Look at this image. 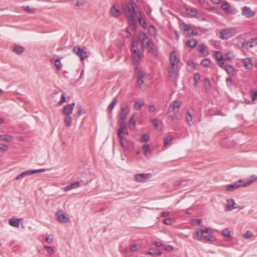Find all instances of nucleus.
I'll return each mask as SVG.
<instances>
[{"instance_id": "27", "label": "nucleus", "mask_w": 257, "mask_h": 257, "mask_svg": "<svg viewBox=\"0 0 257 257\" xmlns=\"http://www.w3.org/2000/svg\"><path fill=\"white\" fill-rule=\"evenodd\" d=\"M144 104L145 101L143 99H141L139 101H136L134 104V108L137 110H140Z\"/></svg>"}, {"instance_id": "33", "label": "nucleus", "mask_w": 257, "mask_h": 257, "mask_svg": "<svg viewBox=\"0 0 257 257\" xmlns=\"http://www.w3.org/2000/svg\"><path fill=\"white\" fill-rule=\"evenodd\" d=\"M118 102V101H117V97H115L114 98L113 101L111 102V103L108 105V107H107V110L109 111V112H111L112 110H113L114 107L115 106V105Z\"/></svg>"}, {"instance_id": "5", "label": "nucleus", "mask_w": 257, "mask_h": 257, "mask_svg": "<svg viewBox=\"0 0 257 257\" xmlns=\"http://www.w3.org/2000/svg\"><path fill=\"white\" fill-rule=\"evenodd\" d=\"M139 38L142 41V49H149L153 45V42L148 38L146 34L141 33L139 34Z\"/></svg>"}, {"instance_id": "6", "label": "nucleus", "mask_w": 257, "mask_h": 257, "mask_svg": "<svg viewBox=\"0 0 257 257\" xmlns=\"http://www.w3.org/2000/svg\"><path fill=\"white\" fill-rule=\"evenodd\" d=\"M131 51L132 57L136 61H138L144 56L143 50L142 48L138 50L135 45H133Z\"/></svg>"}, {"instance_id": "11", "label": "nucleus", "mask_w": 257, "mask_h": 257, "mask_svg": "<svg viewBox=\"0 0 257 257\" xmlns=\"http://www.w3.org/2000/svg\"><path fill=\"white\" fill-rule=\"evenodd\" d=\"M120 128L117 131V135L119 139L123 138V135H128V132L125 125V123H118Z\"/></svg>"}, {"instance_id": "50", "label": "nucleus", "mask_w": 257, "mask_h": 257, "mask_svg": "<svg viewBox=\"0 0 257 257\" xmlns=\"http://www.w3.org/2000/svg\"><path fill=\"white\" fill-rule=\"evenodd\" d=\"M234 58L233 52H229L226 54L225 60H230Z\"/></svg>"}, {"instance_id": "56", "label": "nucleus", "mask_w": 257, "mask_h": 257, "mask_svg": "<svg viewBox=\"0 0 257 257\" xmlns=\"http://www.w3.org/2000/svg\"><path fill=\"white\" fill-rule=\"evenodd\" d=\"M24 10H25V11H26L30 14H33L35 12V9L30 8V7L29 6L25 7Z\"/></svg>"}, {"instance_id": "39", "label": "nucleus", "mask_w": 257, "mask_h": 257, "mask_svg": "<svg viewBox=\"0 0 257 257\" xmlns=\"http://www.w3.org/2000/svg\"><path fill=\"white\" fill-rule=\"evenodd\" d=\"M143 149L144 151V154L146 156L151 155V151L150 150V146L149 144L144 145L143 147Z\"/></svg>"}, {"instance_id": "12", "label": "nucleus", "mask_w": 257, "mask_h": 257, "mask_svg": "<svg viewBox=\"0 0 257 257\" xmlns=\"http://www.w3.org/2000/svg\"><path fill=\"white\" fill-rule=\"evenodd\" d=\"M56 216L59 222L66 223L69 221V218L66 217L61 209L58 210L56 213Z\"/></svg>"}, {"instance_id": "1", "label": "nucleus", "mask_w": 257, "mask_h": 257, "mask_svg": "<svg viewBox=\"0 0 257 257\" xmlns=\"http://www.w3.org/2000/svg\"><path fill=\"white\" fill-rule=\"evenodd\" d=\"M136 4L133 1L131 2L130 4H123L122 5V9L123 13L128 19L130 28L127 30V32L131 34L129 32V29H131L132 31L135 32L137 29V24L135 21V17L139 16L140 13L139 11L136 9Z\"/></svg>"}, {"instance_id": "64", "label": "nucleus", "mask_w": 257, "mask_h": 257, "mask_svg": "<svg viewBox=\"0 0 257 257\" xmlns=\"http://www.w3.org/2000/svg\"><path fill=\"white\" fill-rule=\"evenodd\" d=\"M225 59H223L222 61H221V60H219L218 61L217 64V65L221 68H223L224 65V63H225Z\"/></svg>"}, {"instance_id": "43", "label": "nucleus", "mask_w": 257, "mask_h": 257, "mask_svg": "<svg viewBox=\"0 0 257 257\" xmlns=\"http://www.w3.org/2000/svg\"><path fill=\"white\" fill-rule=\"evenodd\" d=\"M172 140V137L171 136H168L164 139V146L166 148L168 147V145L171 142Z\"/></svg>"}, {"instance_id": "34", "label": "nucleus", "mask_w": 257, "mask_h": 257, "mask_svg": "<svg viewBox=\"0 0 257 257\" xmlns=\"http://www.w3.org/2000/svg\"><path fill=\"white\" fill-rule=\"evenodd\" d=\"M257 181V177L254 175H252L250 177L249 180H247L245 182H244V186H248L252 184L253 182Z\"/></svg>"}, {"instance_id": "21", "label": "nucleus", "mask_w": 257, "mask_h": 257, "mask_svg": "<svg viewBox=\"0 0 257 257\" xmlns=\"http://www.w3.org/2000/svg\"><path fill=\"white\" fill-rule=\"evenodd\" d=\"M242 62L244 67L247 69H251L252 68L253 64L250 58H246L242 59Z\"/></svg>"}, {"instance_id": "31", "label": "nucleus", "mask_w": 257, "mask_h": 257, "mask_svg": "<svg viewBox=\"0 0 257 257\" xmlns=\"http://www.w3.org/2000/svg\"><path fill=\"white\" fill-rule=\"evenodd\" d=\"M199 48L200 53L204 56H206L208 54L207 51V47L203 44L200 45L198 46Z\"/></svg>"}, {"instance_id": "37", "label": "nucleus", "mask_w": 257, "mask_h": 257, "mask_svg": "<svg viewBox=\"0 0 257 257\" xmlns=\"http://www.w3.org/2000/svg\"><path fill=\"white\" fill-rule=\"evenodd\" d=\"M9 223L12 226L18 227L20 224V219H17L13 220V219H11L9 220Z\"/></svg>"}, {"instance_id": "20", "label": "nucleus", "mask_w": 257, "mask_h": 257, "mask_svg": "<svg viewBox=\"0 0 257 257\" xmlns=\"http://www.w3.org/2000/svg\"><path fill=\"white\" fill-rule=\"evenodd\" d=\"M120 11L116 8L115 6L111 7L110 11V15L111 17L117 18L120 16Z\"/></svg>"}, {"instance_id": "23", "label": "nucleus", "mask_w": 257, "mask_h": 257, "mask_svg": "<svg viewBox=\"0 0 257 257\" xmlns=\"http://www.w3.org/2000/svg\"><path fill=\"white\" fill-rule=\"evenodd\" d=\"M13 51L16 54L20 55L24 51V48L20 45H15L13 47Z\"/></svg>"}, {"instance_id": "61", "label": "nucleus", "mask_w": 257, "mask_h": 257, "mask_svg": "<svg viewBox=\"0 0 257 257\" xmlns=\"http://www.w3.org/2000/svg\"><path fill=\"white\" fill-rule=\"evenodd\" d=\"M200 231L202 232V233H206L208 234H212V231L210 228H205V229H201Z\"/></svg>"}, {"instance_id": "47", "label": "nucleus", "mask_w": 257, "mask_h": 257, "mask_svg": "<svg viewBox=\"0 0 257 257\" xmlns=\"http://www.w3.org/2000/svg\"><path fill=\"white\" fill-rule=\"evenodd\" d=\"M192 115L189 112V111H187V115H186V120L187 121V123L189 124V125H191L192 121Z\"/></svg>"}, {"instance_id": "58", "label": "nucleus", "mask_w": 257, "mask_h": 257, "mask_svg": "<svg viewBox=\"0 0 257 257\" xmlns=\"http://www.w3.org/2000/svg\"><path fill=\"white\" fill-rule=\"evenodd\" d=\"M135 120L134 118V117H132L129 121V127L130 128H132L133 127L135 126Z\"/></svg>"}, {"instance_id": "16", "label": "nucleus", "mask_w": 257, "mask_h": 257, "mask_svg": "<svg viewBox=\"0 0 257 257\" xmlns=\"http://www.w3.org/2000/svg\"><path fill=\"white\" fill-rule=\"evenodd\" d=\"M242 15L245 16L246 18H251L254 16L255 14L251 10L247 7H244L242 8Z\"/></svg>"}, {"instance_id": "14", "label": "nucleus", "mask_w": 257, "mask_h": 257, "mask_svg": "<svg viewBox=\"0 0 257 257\" xmlns=\"http://www.w3.org/2000/svg\"><path fill=\"white\" fill-rule=\"evenodd\" d=\"M242 46L243 48H251L257 45V38H252L249 41L242 43Z\"/></svg>"}, {"instance_id": "36", "label": "nucleus", "mask_w": 257, "mask_h": 257, "mask_svg": "<svg viewBox=\"0 0 257 257\" xmlns=\"http://www.w3.org/2000/svg\"><path fill=\"white\" fill-rule=\"evenodd\" d=\"M204 89L206 92H208L211 88L210 82L209 79L206 78L204 80Z\"/></svg>"}, {"instance_id": "60", "label": "nucleus", "mask_w": 257, "mask_h": 257, "mask_svg": "<svg viewBox=\"0 0 257 257\" xmlns=\"http://www.w3.org/2000/svg\"><path fill=\"white\" fill-rule=\"evenodd\" d=\"M44 248L46 251L50 253H52L54 252L53 248L51 246H45Z\"/></svg>"}, {"instance_id": "13", "label": "nucleus", "mask_w": 257, "mask_h": 257, "mask_svg": "<svg viewBox=\"0 0 257 257\" xmlns=\"http://www.w3.org/2000/svg\"><path fill=\"white\" fill-rule=\"evenodd\" d=\"M152 177L151 173L147 174H138L135 175V179L136 181L138 182H144L147 179L150 178Z\"/></svg>"}, {"instance_id": "22", "label": "nucleus", "mask_w": 257, "mask_h": 257, "mask_svg": "<svg viewBox=\"0 0 257 257\" xmlns=\"http://www.w3.org/2000/svg\"><path fill=\"white\" fill-rule=\"evenodd\" d=\"M234 145V143L230 139H225L221 142V146L224 148H230Z\"/></svg>"}, {"instance_id": "42", "label": "nucleus", "mask_w": 257, "mask_h": 257, "mask_svg": "<svg viewBox=\"0 0 257 257\" xmlns=\"http://www.w3.org/2000/svg\"><path fill=\"white\" fill-rule=\"evenodd\" d=\"M187 69L189 71H192L195 67V64L192 61L189 60L187 63Z\"/></svg>"}, {"instance_id": "46", "label": "nucleus", "mask_w": 257, "mask_h": 257, "mask_svg": "<svg viewBox=\"0 0 257 257\" xmlns=\"http://www.w3.org/2000/svg\"><path fill=\"white\" fill-rule=\"evenodd\" d=\"M119 143L123 148L125 150L128 149L127 142L126 141L124 140L123 138L119 139Z\"/></svg>"}, {"instance_id": "57", "label": "nucleus", "mask_w": 257, "mask_h": 257, "mask_svg": "<svg viewBox=\"0 0 257 257\" xmlns=\"http://www.w3.org/2000/svg\"><path fill=\"white\" fill-rule=\"evenodd\" d=\"M195 234L196 235V237L198 238V239L200 240L202 238L203 239L204 236H203V233H202V232L201 231H197L195 232Z\"/></svg>"}, {"instance_id": "55", "label": "nucleus", "mask_w": 257, "mask_h": 257, "mask_svg": "<svg viewBox=\"0 0 257 257\" xmlns=\"http://www.w3.org/2000/svg\"><path fill=\"white\" fill-rule=\"evenodd\" d=\"M149 140V136L148 134H144L141 138V141L143 142H148Z\"/></svg>"}, {"instance_id": "59", "label": "nucleus", "mask_w": 257, "mask_h": 257, "mask_svg": "<svg viewBox=\"0 0 257 257\" xmlns=\"http://www.w3.org/2000/svg\"><path fill=\"white\" fill-rule=\"evenodd\" d=\"M163 223L166 225H171L173 223V221L171 218H168L163 220Z\"/></svg>"}, {"instance_id": "48", "label": "nucleus", "mask_w": 257, "mask_h": 257, "mask_svg": "<svg viewBox=\"0 0 257 257\" xmlns=\"http://www.w3.org/2000/svg\"><path fill=\"white\" fill-rule=\"evenodd\" d=\"M200 78V74L199 73H195L194 75V80L195 82L193 83V86L196 87L198 84V81Z\"/></svg>"}, {"instance_id": "15", "label": "nucleus", "mask_w": 257, "mask_h": 257, "mask_svg": "<svg viewBox=\"0 0 257 257\" xmlns=\"http://www.w3.org/2000/svg\"><path fill=\"white\" fill-rule=\"evenodd\" d=\"M182 102L179 100H175L171 103L169 108H172L174 115H176L179 112V108L181 107Z\"/></svg>"}, {"instance_id": "3", "label": "nucleus", "mask_w": 257, "mask_h": 257, "mask_svg": "<svg viewBox=\"0 0 257 257\" xmlns=\"http://www.w3.org/2000/svg\"><path fill=\"white\" fill-rule=\"evenodd\" d=\"M130 107L127 104H125L120 107L118 123H121V124L123 122L125 123V120L130 112Z\"/></svg>"}, {"instance_id": "44", "label": "nucleus", "mask_w": 257, "mask_h": 257, "mask_svg": "<svg viewBox=\"0 0 257 257\" xmlns=\"http://www.w3.org/2000/svg\"><path fill=\"white\" fill-rule=\"evenodd\" d=\"M222 9L226 12H229L230 11V7L229 4L227 2L223 3L221 6Z\"/></svg>"}, {"instance_id": "32", "label": "nucleus", "mask_w": 257, "mask_h": 257, "mask_svg": "<svg viewBox=\"0 0 257 257\" xmlns=\"http://www.w3.org/2000/svg\"><path fill=\"white\" fill-rule=\"evenodd\" d=\"M221 233L223 235L227 237L228 238V240H231L232 239V236L231 235V233L228 228H226L223 229Z\"/></svg>"}, {"instance_id": "26", "label": "nucleus", "mask_w": 257, "mask_h": 257, "mask_svg": "<svg viewBox=\"0 0 257 257\" xmlns=\"http://www.w3.org/2000/svg\"><path fill=\"white\" fill-rule=\"evenodd\" d=\"M63 57H59L55 59L54 62L55 66L57 71H60L62 67V63L61 62V60L63 59Z\"/></svg>"}, {"instance_id": "38", "label": "nucleus", "mask_w": 257, "mask_h": 257, "mask_svg": "<svg viewBox=\"0 0 257 257\" xmlns=\"http://www.w3.org/2000/svg\"><path fill=\"white\" fill-rule=\"evenodd\" d=\"M64 124L67 127H69L71 125L72 118L70 115H66L64 120Z\"/></svg>"}, {"instance_id": "9", "label": "nucleus", "mask_w": 257, "mask_h": 257, "mask_svg": "<svg viewBox=\"0 0 257 257\" xmlns=\"http://www.w3.org/2000/svg\"><path fill=\"white\" fill-rule=\"evenodd\" d=\"M244 185V181L242 180H239L233 184L228 185L226 187V190L228 191L231 192L240 187H245Z\"/></svg>"}, {"instance_id": "52", "label": "nucleus", "mask_w": 257, "mask_h": 257, "mask_svg": "<svg viewBox=\"0 0 257 257\" xmlns=\"http://www.w3.org/2000/svg\"><path fill=\"white\" fill-rule=\"evenodd\" d=\"M253 235V233L250 231H247L243 235V237L245 239H248Z\"/></svg>"}, {"instance_id": "2", "label": "nucleus", "mask_w": 257, "mask_h": 257, "mask_svg": "<svg viewBox=\"0 0 257 257\" xmlns=\"http://www.w3.org/2000/svg\"><path fill=\"white\" fill-rule=\"evenodd\" d=\"M237 32L236 29L234 28H228L221 30L219 32L220 37L222 39H228L234 36Z\"/></svg>"}, {"instance_id": "18", "label": "nucleus", "mask_w": 257, "mask_h": 257, "mask_svg": "<svg viewBox=\"0 0 257 257\" xmlns=\"http://www.w3.org/2000/svg\"><path fill=\"white\" fill-rule=\"evenodd\" d=\"M227 202V203L225 205L226 210L230 211L238 207V206H236V204L233 199H228Z\"/></svg>"}, {"instance_id": "45", "label": "nucleus", "mask_w": 257, "mask_h": 257, "mask_svg": "<svg viewBox=\"0 0 257 257\" xmlns=\"http://www.w3.org/2000/svg\"><path fill=\"white\" fill-rule=\"evenodd\" d=\"M148 49H149V51L150 53H151L153 55H154V56H158V49L156 47H154V45L151 46Z\"/></svg>"}, {"instance_id": "25", "label": "nucleus", "mask_w": 257, "mask_h": 257, "mask_svg": "<svg viewBox=\"0 0 257 257\" xmlns=\"http://www.w3.org/2000/svg\"><path fill=\"white\" fill-rule=\"evenodd\" d=\"M197 44V41L195 39L188 40L186 42V45L191 48H195Z\"/></svg>"}, {"instance_id": "10", "label": "nucleus", "mask_w": 257, "mask_h": 257, "mask_svg": "<svg viewBox=\"0 0 257 257\" xmlns=\"http://www.w3.org/2000/svg\"><path fill=\"white\" fill-rule=\"evenodd\" d=\"M136 75L137 77V83L140 88L144 82V78L145 77L144 72L140 69H137L136 72Z\"/></svg>"}, {"instance_id": "62", "label": "nucleus", "mask_w": 257, "mask_h": 257, "mask_svg": "<svg viewBox=\"0 0 257 257\" xmlns=\"http://www.w3.org/2000/svg\"><path fill=\"white\" fill-rule=\"evenodd\" d=\"M8 146L6 145H0V151H7L8 150Z\"/></svg>"}, {"instance_id": "30", "label": "nucleus", "mask_w": 257, "mask_h": 257, "mask_svg": "<svg viewBox=\"0 0 257 257\" xmlns=\"http://www.w3.org/2000/svg\"><path fill=\"white\" fill-rule=\"evenodd\" d=\"M31 170H27L24 172H22L17 176L15 179L19 180L21 178H23L26 176L32 175Z\"/></svg>"}, {"instance_id": "49", "label": "nucleus", "mask_w": 257, "mask_h": 257, "mask_svg": "<svg viewBox=\"0 0 257 257\" xmlns=\"http://www.w3.org/2000/svg\"><path fill=\"white\" fill-rule=\"evenodd\" d=\"M202 223V220L201 219H192L191 221V223L193 225H195V224H197L199 225L202 226H203Z\"/></svg>"}, {"instance_id": "29", "label": "nucleus", "mask_w": 257, "mask_h": 257, "mask_svg": "<svg viewBox=\"0 0 257 257\" xmlns=\"http://www.w3.org/2000/svg\"><path fill=\"white\" fill-rule=\"evenodd\" d=\"M139 16H137L136 17H137L139 22L140 24V25L144 29L146 28L147 27V23L145 20L143 19L142 18V15L141 13L139 14Z\"/></svg>"}, {"instance_id": "19", "label": "nucleus", "mask_w": 257, "mask_h": 257, "mask_svg": "<svg viewBox=\"0 0 257 257\" xmlns=\"http://www.w3.org/2000/svg\"><path fill=\"white\" fill-rule=\"evenodd\" d=\"M180 28L183 31V34L187 36H190L191 34L190 32V26L185 23H182L180 25Z\"/></svg>"}, {"instance_id": "53", "label": "nucleus", "mask_w": 257, "mask_h": 257, "mask_svg": "<svg viewBox=\"0 0 257 257\" xmlns=\"http://www.w3.org/2000/svg\"><path fill=\"white\" fill-rule=\"evenodd\" d=\"M65 102H66L65 94L64 92H63L61 95V99L58 103V104L61 105Z\"/></svg>"}, {"instance_id": "4", "label": "nucleus", "mask_w": 257, "mask_h": 257, "mask_svg": "<svg viewBox=\"0 0 257 257\" xmlns=\"http://www.w3.org/2000/svg\"><path fill=\"white\" fill-rule=\"evenodd\" d=\"M86 50V48L81 49L79 46H75L73 49V53L80 57L81 60L88 57V52Z\"/></svg>"}, {"instance_id": "54", "label": "nucleus", "mask_w": 257, "mask_h": 257, "mask_svg": "<svg viewBox=\"0 0 257 257\" xmlns=\"http://www.w3.org/2000/svg\"><path fill=\"white\" fill-rule=\"evenodd\" d=\"M201 64L203 66H208L210 64V61L207 59H204L202 60Z\"/></svg>"}, {"instance_id": "35", "label": "nucleus", "mask_w": 257, "mask_h": 257, "mask_svg": "<svg viewBox=\"0 0 257 257\" xmlns=\"http://www.w3.org/2000/svg\"><path fill=\"white\" fill-rule=\"evenodd\" d=\"M149 32L150 35L155 36L157 34V30L156 28L153 25H150L148 28Z\"/></svg>"}, {"instance_id": "63", "label": "nucleus", "mask_w": 257, "mask_h": 257, "mask_svg": "<svg viewBox=\"0 0 257 257\" xmlns=\"http://www.w3.org/2000/svg\"><path fill=\"white\" fill-rule=\"evenodd\" d=\"M45 171V169H38V170H31V174L33 175L34 173L44 172Z\"/></svg>"}, {"instance_id": "41", "label": "nucleus", "mask_w": 257, "mask_h": 257, "mask_svg": "<svg viewBox=\"0 0 257 257\" xmlns=\"http://www.w3.org/2000/svg\"><path fill=\"white\" fill-rule=\"evenodd\" d=\"M224 68L229 74H232L234 71V68L230 65H225Z\"/></svg>"}, {"instance_id": "24", "label": "nucleus", "mask_w": 257, "mask_h": 257, "mask_svg": "<svg viewBox=\"0 0 257 257\" xmlns=\"http://www.w3.org/2000/svg\"><path fill=\"white\" fill-rule=\"evenodd\" d=\"M80 186V183L78 181L71 183L69 185L67 186L64 188L65 191H68L72 189L76 188Z\"/></svg>"}, {"instance_id": "17", "label": "nucleus", "mask_w": 257, "mask_h": 257, "mask_svg": "<svg viewBox=\"0 0 257 257\" xmlns=\"http://www.w3.org/2000/svg\"><path fill=\"white\" fill-rule=\"evenodd\" d=\"M74 105L75 103H72L71 104H68L64 106L62 110L63 114L65 115H70V114H71L72 112Z\"/></svg>"}, {"instance_id": "40", "label": "nucleus", "mask_w": 257, "mask_h": 257, "mask_svg": "<svg viewBox=\"0 0 257 257\" xmlns=\"http://www.w3.org/2000/svg\"><path fill=\"white\" fill-rule=\"evenodd\" d=\"M214 56L215 57V59L218 61L221 60L222 61L224 58L222 56L221 53L219 51H215L214 52Z\"/></svg>"}, {"instance_id": "8", "label": "nucleus", "mask_w": 257, "mask_h": 257, "mask_svg": "<svg viewBox=\"0 0 257 257\" xmlns=\"http://www.w3.org/2000/svg\"><path fill=\"white\" fill-rule=\"evenodd\" d=\"M170 65L171 67H178L180 62L179 59L178 58L175 52H173L170 54L169 56Z\"/></svg>"}, {"instance_id": "7", "label": "nucleus", "mask_w": 257, "mask_h": 257, "mask_svg": "<svg viewBox=\"0 0 257 257\" xmlns=\"http://www.w3.org/2000/svg\"><path fill=\"white\" fill-rule=\"evenodd\" d=\"M178 71V67L169 66L168 68V72L169 78L171 81H175L177 78Z\"/></svg>"}, {"instance_id": "28", "label": "nucleus", "mask_w": 257, "mask_h": 257, "mask_svg": "<svg viewBox=\"0 0 257 257\" xmlns=\"http://www.w3.org/2000/svg\"><path fill=\"white\" fill-rule=\"evenodd\" d=\"M0 139L2 141L10 142L13 140V137L9 135H0Z\"/></svg>"}, {"instance_id": "51", "label": "nucleus", "mask_w": 257, "mask_h": 257, "mask_svg": "<svg viewBox=\"0 0 257 257\" xmlns=\"http://www.w3.org/2000/svg\"><path fill=\"white\" fill-rule=\"evenodd\" d=\"M203 239L208 240L209 241H215L216 240V238L215 237L213 236H204Z\"/></svg>"}]
</instances>
